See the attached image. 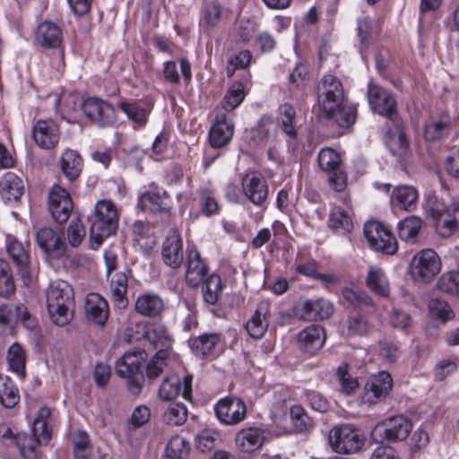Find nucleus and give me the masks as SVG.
<instances>
[{"instance_id":"bb28decb","label":"nucleus","mask_w":459,"mask_h":459,"mask_svg":"<svg viewBox=\"0 0 459 459\" xmlns=\"http://www.w3.org/2000/svg\"><path fill=\"white\" fill-rule=\"evenodd\" d=\"M135 311L145 317H158L164 311L163 299L154 293L140 295L135 301Z\"/></svg>"},{"instance_id":"774afa93","label":"nucleus","mask_w":459,"mask_h":459,"mask_svg":"<svg viewBox=\"0 0 459 459\" xmlns=\"http://www.w3.org/2000/svg\"><path fill=\"white\" fill-rule=\"evenodd\" d=\"M450 216L444 219L443 228L445 231L443 236H449L451 233L459 229V203L453 204L450 208Z\"/></svg>"},{"instance_id":"49530a36","label":"nucleus","mask_w":459,"mask_h":459,"mask_svg":"<svg viewBox=\"0 0 459 459\" xmlns=\"http://www.w3.org/2000/svg\"><path fill=\"white\" fill-rule=\"evenodd\" d=\"M422 221L419 217L410 216L398 223V234L402 240L414 242L420 233Z\"/></svg>"},{"instance_id":"c9c22d12","label":"nucleus","mask_w":459,"mask_h":459,"mask_svg":"<svg viewBox=\"0 0 459 459\" xmlns=\"http://www.w3.org/2000/svg\"><path fill=\"white\" fill-rule=\"evenodd\" d=\"M221 15L222 7L220 3L217 1L204 3L200 19V24L204 30L209 33L211 30L219 24Z\"/></svg>"},{"instance_id":"473e14b6","label":"nucleus","mask_w":459,"mask_h":459,"mask_svg":"<svg viewBox=\"0 0 459 459\" xmlns=\"http://www.w3.org/2000/svg\"><path fill=\"white\" fill-rule=\"evenodd\" d=\"M60 168L64 176L70 181L76 180L82 169V159L74 150H66L60 158Z\"/></svg>"},{"instance_id":"f03ea898","label":"nucleus","mask_w":459,"mask_h":459,"mask_svg":"<svg viewBox=\"0 0 459 459\" xmlns=\"http://www.w3.org/2000/svg\"><path fill=\"white\" fill-rule=\"evenodd\" d=\"M47 308L52 322L59 326L66 325L74 316V293L65 281L50 283L46 292Z\"/></svg>"},{"instance_id":"37998d69","label":"nucleus","mask_w":459,"mask_h":459,"mask_svg":"<svg viewBox=\"0 0 459 459\" xmlns=\"http://www.w3.org/2000/svg\"><path fill=\"white\" fill-rule=\"evenodd\" d=\"M118 107L126 115L127 118L135 124V127H143L146 125L149 111L139 103L120 101Z\"/></svg>"},{"instance_id":"58836bf2","label":"nucleus","mask_w":459,"mask_h":459,"mask_svg":"<svg viewBox=\"0 0 459 459\" xmlns=\"http://www.w3.org/2000/svg\"><path fill=\"white\" fill-rule=\"evenodd\" d=\"M250 75L245 78V83L242 82H234L226 95L224 96L222 106L227 111H231L240 105L246 96V87L249 81Z\"/></svg>"},{"instance_id":"393cba45","label":"nucleus","mask_w":459,"mask_h":459,"mask_svg":"<svg viewBox=\"0 0 459 459\" xmlns=\"http://www.w3.org/2000/svg\"><path fill=\"white\" fill-rule=\"evenodd\" d=\"M137 206L143 212L154 214H169L171 210L165 192L162 195L150 191L143 193L139 197Z\"/></svg>"},{"instance_id":"6ab92c4d","label":"nucleus","mask_w":459,"mask_h":459,"mask_svg":"<svg viewBox=\"0 0 459 459\" xmlns=\"http://www.w3.org/2000/svg\"><path fill=\"white\" fill-rule=\"evenodd\" d=\"M32 136L41 148H54L59 141L58 126L52 120H39L33 126Z\"/></svg>"},{"instance_id":"f257e3e1","label":"nucleus","mask_w":459,"mask_h":459,"mask_svg":"<svg viewBox=\"0 0 459 459\" xmlns=\"http://www.w3.org/2000/svg\"><path fill=\"white\" fill-rule=\"evenodd\" d=\"M318 117L327 123L347 128L356 119V109L345 102V94L341 81L332 74L325 75L318 86Z\"/></svg>"},{"instance_id":"a18cd8bd","label":"nucleus","mask_w":459,"mask_h":459,"mask_svg":"<svg viewBox=\"0 0 459 459\" xmlns=\"http://www.w3.org/2000/svg\"><path fill=\"white\" fill-rule=\"evenodd\" d=\"M171 356L165 355L163 352H156L148 362H145L144 380L153 381L157 379L168 366V361Z\"/></svg>"},{"instance_id":"20e7f679","label":"nucleus","mask_w":459,"mask_h":459,"mask_svg":"<svg viewBox=\"0 0 459 459\" xmlns=\"http://www.w3.org/2000/svg\"><path fill=\"white\" fill-rule=\"evenodd\" d=\"M147 357L144 350L135 349L125 352L115 364L116 374L126 380V388L134 396H138L143 387L144 376L142 368Z\"/></svg>"},{"instance_id":"cd10ccee","label":"nucleus","mask_w":459,"mask_h":459,"mask_svg":"<svg viewBox=\"0 0 459 459\" xmlns=\"http://www.w3.org/2000/svg\"><path fill=\"white\" fill-rule=\"evenodd\" d=\"M36 241L40 249L47 254L62 255L65 252V245L58 233L51 228L45 227L38 230Z\"/></svg>"},{"instance_id":"680f3d73","label":"nucleus","mask_w":459,"mask_h":459,"mask_svg":"<svg viewBox=\"0 0 459 459\" xmlns=\"http://www.w3.org/2000/svg\"><path fill=\"white\" fill-rule=\"evenodd\" d=\"M85 237V229L79 219H73L67 229V239L69 244L77 247Z\"/></svg>"},{"instance_id":"7c9ffc66","label":"nucleus","mask_w":459,"mask_h":459,"mask_svg":"<svg viewBox=\"0 0 459 459\" xmlns=\"http://www.w3.org/2000/svg\"><path fill=\"white\" fill-rule=\"evenodd\" d=\"M267 311L268 305L266 303L259 304L251 318L247 322L245 327L252 338L260 339L267 331L269 325L266 319Z\"/></svg>"},{"instance_id":"bf43d9fd","label":"nucleus","mask_w":459,"mask_h":459,"mask_svg":"<svg viewBox=\"0 0 459 459\" xmlns=\"http://www.w3.org/2000/svg\"><path fill=\"white\" fill-rule=\"evenodd\" d=\"M290 420L292 421L295 431L303 432L307 429L310 425L309 418L300 405H293L290 411Z\"/></svg>"},{"instance_id":"423d86ee","label":"nucleus","mask_w":459,"mask_h":459,"mask_svg":"<svg viewBox=\"0 0 459 459\" xmlns=\"http://www.w3.org/2000/svg\"><path fill=\"white\" fill-rule=\"evenodd\" d=\"M412 429L411 421L404 415L388 417L377 423L371 431V439L377 444L405 440Z\"/></svg>"},{"instance_id":"f8f14e48","label":"nucleus","mask_w":459,"mask_h":459,"mask_svg":"<svg viewBox=\"0 0 459 459\" xmlns=\"http://www.w3.org/2000/svg\"><path fill=\"white\" fill-rule=\"evenodd\" d=\"M218 420L228 426H235L247 417V405L238 397L230 396L221 399L214 406Z\"/></svg>"},{"instance_id":"aec40b11","label":"nucleus","mask_w":459,"mask_h":459,"mask_svg":"<svg viewBox=\"0 0 459 459\" xmlns=\"http://www.w3.org/2000/svg\"><path fill=\"white\" fill-rule=\"evenodd\" d=\"M333 312V305L325 299H307L298 309L299 316L307 321L326 319Z\"/></svg>"},{"instance_id":"9d476101","label":"nucleus","mask_w":459,"mask_h":459,"mask_svg":"<svg viewBox=\"0 0 459 459\" xmlns=\"http://www.w3.org/2000/svg\"><path fill=\"white\" fill-rule=\"evenodd\" d=\"M364 235L370 247L385 255H394L398 242L389 230L378 221H368L364 225Z\"/></svg>"},{"instance_id":"603ef678","label":"nucleus","mask_w":459,"mask_h":459,"mask_svg":"<svg viewBox=\"0 0 459 459\" xmlns=\"http://www.w3.org/2000/svg\"><path fill=\"white\" fill-rule=\"evenodd\" d=\"M450 122L448 119H431L425 126L424 136L427 141H437L448 134Z\"/></svg>"},{"instance_id":"0e129e2a","label":"nucleus","mask_w":459,"mask_h":459,"mask_svg":"<svg viewBox=\"0 0 459 459\" xmlns=\"http://www.w3.org/2000/svg\"><path fill=\"white\" fill-rule=\"evenodd\" d=\"M429 309L432 314L443 321H447L455 317V313L449 304L439 299H434L429 301Z\"/></svg>"},{"instance_id":"e2e57ef3","label":"nucleus","mask_w":459,"mask_h":459,"mask_svg":"<svg viewBox=\"0 0 459 459\" xmlns=\"http://www.w3.org/2000/svg\"><path fill=\"white\" fill-rule=\"evenodd\" d=\"M200 205L202 212L206 216L215 214L219 211L218 202L213 193L208 189L200 192Z\"/></svg>"},{"instance_id":"5701e85b","label":"nucleus","mask_w":459,"mask_h":459,"mask_svg":"<svg viewBox=\"0 0 459 459\" xmlns=\"http://www.w3.org/2000/svg\"><path fill=\"white\" fill-rule=\"evenodd\" d=\"M234 134V126L228 122L225 114L216 116L215 122L209 132V142L213 148H221L227 145Z\"/></svg>"},{"instance_id":"7ed1b4c3","label":"nucleus","mask_w":459,"mask_h":459,"mask_svg":"<svg viewBox=\"0 0 459 459\" xmlns=\"http://www.w3.org/2000/svg\"><path fill=\"white\" fill-rule=\"evenodd\" d=\"M50 414L49 408L42 407L33 421L32 435L18 433L13 437V441L24 459H41L39 445L47 444L50 440L51 433L48 429Z\"/></svg>"},{"instance_id":"72a5a7b5","label":"nucleus","mask_w":459,"mask_h":459,"mask_svg":"<svg viewBox=\"0 0 459 459\" xmlns=\"http://www.w3.org/2000/svg\"><path fill=\"white\" fill-rule=\"evenodd\" d=\"M15 321H22L27 327L34 326L27 307L23 305H5L0 308V323L9 325Z\"/></svg>"},{"instance_id":"2f4dec72","label":"nucleus","mask_w":459,"mask_h":459,"mask_svg":"<svg viewBox=\"0 0 459 459\" xmlns=\"http://www.w3.org/2000/svg\"><path fill=\"white\" fill-rule=\"evenodd\" d=\"M243 190L247 197L255 205L263 204L268 195L265 181L258 177H247L243 180Z\"/></svg>"},{"instance_id":"de8ad7c7","label":"nucleus","mask_w":459,"mask_h":459,"mask_svg":"<svg viewBox=\"0 0 459 459\" xmlns=\"http://www.w3.org/2000/svg\"><path fill=\"white\" fill-rule=\"evenodd\" d=\"M296 112L290 104H283L279 108V126L282 132L291 139L297 137V131L293 125Z\"/></svg>"},{"instance_id":"39448f33","label":"nucleus","mask_w":459,"mask_h":459,"mask_svg":"<svg viewBox=\"0 0 459 459\" xmlns=\"http://www.w3.org/2000/svg\"><path fill=\"white\" fill-rule=\"evenodd\" d=\"M118 212L116 205L108 200L98 201L94 217L90 227V238L93 248L100 246L103 240L117 232Z\"/></svg>"},{"instance_id":"ea45409f","label":"nucleus","mask_w":459,"mask_h":459,"mask_svg":"<svg viewBox=\"0 0 459 459\" xmlns=\"http://www.w3.org/2000/svg\"><path fill=\"white\" fill-rule=\"evenodd\" d=\"M277 125L269 117L261 118L258 126L253 131V139L260 144H269L276 142Z\"/></svg>"},{"instance_id":"4d7b16f0","label":"nucleus","mask_w":459,"mask_h":459,"mask_svg":"<svg viewBox=\"0 0 459 459\" xmlns=\"http://www.w3.org/2000/svg\"><path fill=\"white\" fill-rule=\"evenodd\" d=\"M337 377L341 385V391L347 395L354 393L359 387L357 378L349 373L347 365H342L338 368Z\"/></svg>"},{"instance_id":"b1692460","label":"nucleus","mask_w":459,"mask_h":459,"mask_svg":"<svg viewBox=\"0 0 459 459\" xmlns=\"http://www.w3.org/2000/svg\"><path fill=\"white\" fill-rule=\"evenodd\" d=\"M24 192L22 179L13 172H6L0 179V196L4 203H17Z\"/></svg>"},{"instance_id":"a211bd4d","label":"nucleus","mask_w":459,"mask_h":459,"mask_svg":"<svg viewBox=\"0 0 459 459\" xmlns=\"http://www.w3.org/2000/svg\"><path fill=\"white\" fill-rule=\"evenodd\" d=\"M192 376H186L183 381L177 377H165L159 389V396L164 401H170L181 394L187 399L191 394Z\"/></svg>"},{"instance_id":"864d4df0","label":"nucleus","mask_w":459,"mask_h":459,"mask_svg":"<svg viewBox=\"0 0 459 459\" xmlns=\"http://www.w3.org/2000/svg\"><path fill=\"white\" fill-rule=\"evenodd\" d=\"M340 163L341 158L333 149L325 148L320 151L318 154V164L324 171L336 175V170H339Z\"/></svg>"},{"instance_id":"1a4fd4ad","label":"nucleus","mask_w":459,"mask_h":459,"mask_svg":"<svg viewBox=\"0 0 459 459\" xmlns=\"http://www.w3.org/2000/svg\"><path fill=\"white\" fill-rule=\"evenodd\" d=\"M441 259L431 248L420 250L414 255L411 263L413 279L420 282H429L441 271Z\"/></svg>"},{"instance_id":"412c9836","label":"nucleus","mask_w":459,"mask_h":459,"mask_svg":"<svg viewBox=\"0 0 459 459\" xmlns=\"http://www.w3.org/2000/svg\"><path fill=\"white\" fill-rule=\"evenodd\" d=\"M108 305L100 294L89 293L85 299V315L88 320L104 325L108 318Z\"/></svg>"},{"instance_id":"0eeeda50","label":"nucleus","mask_w":459,"mask_h":459,"mask_svg":"<svg viewBox=\"0 0 459 459\" xmlns=\"http://www.w3.org/2000/svg\"><path fill=\"white\" fill-rule=\"evenodd\" d=\"M393 388V378L386 371L372 375L367 380L360 394V404L371 407L384 403Z\"/></svg>"},{"instance_id":"a19ab883","label":"nucleus","mask_w":459,"mask_h":459,"mask_svg":"<svg viewBox=\"0 0 459 459\" xmlns=\"http://www.w3.org/2000/svg\"><path fill=\"white\" fill-rule=\"evenodd\" d=\"M7 252L20 269L23 278L29 277V255L22 243L17 240H11L7 244Z\"/></svg>"},{"instance_id":"f704fd0d","label":"nucleus","mask_w":459,"mask_h":459,"mask_svg":"<svg viewBox=\"0 0 459 459\" xmlns=\"http://www.w3.org/2000/svg\"><path fill=\"white\" fill-rule=\"evenodd\" d=\"M221 341V334L216 333H204L188 341L189 346L196 356L209 355Z\"/></svg>"},{"instance_id":"e433bc0d","label":"nucleus","mask_w":459,"mask_h":459,"mask_svg":"<svg viewBox=\"0 0 459 459\" xmlns=\"http://www.w3.org/2000/svg\"><path fill=\"white\" fill-rule=\"evenodd\" d=\"M368 289L381 297L389 295V283L385 273L379 267L369 266L367 277Z\"/></svg>"},{"instance_id":"79ce46f5","label":"nucleus","mask_w":459,"mask_h":459,"mask_svg":"<svg viewBox=\"0 0 459 459\" xmlns=\"http://www.w3.org/2000/svg\"><path fill=\"white\" fill-rule=\"evenodd\" d=\"M110 291L113 302L118 308H126L127 306V277L124 273H117L110 281Z\"/></svg>"},{"instance_id":"c85d7f7f","label":"nucleus","mask_w":459,"mask_h":459,"mask_svg":"<svg viewBox=\"0 0 459 459\" xmlns=\"http://www.w3.org/2000/svg\"><path fill=\"white\" fill-rule=\"evenodd\" d=\"M298 341L302 349L313 353L320 350L325 343L324 329L319 325H311L299 333Z\"/></svg>"},{"instance_id":"ddd939ff","label":"nucleus","mask_w":459,"mask_h":459,"mask_svg":"<svg viewBox=\"0 0 459 459\" xmlns=\"http://www.w3.org/2000/svg\"><path fill=\"white\" fill-rule=\"evenodd\" d=\"M48 210L55 221L65 223L73 210V202L68 191L59 185H54L48 194Z\"/></svg>"},{"instance_id":"f3484780","label":"nucleus","mask_w":459,"mask_h":459,"mask_svg":"<svg viewBox=\"0 0 459 459\" xmlns=\"http://www.w3.org/2000/svg\"><path fill=\"white\" fill-rule=\"evenodd\" d=\"M161 255L163 262L173 269L179 268L184 260L183 244L180 234L171 230L163 242Z\"/></svg>"},{"instance_id":"a878e982","label":"nucleus","mask_w":459,"mask_h":459,"mask_svg":"<svg viewBox=\"0 0 459 459\" xmlns=\"http://www.w3.org/2000/svg\"><path fill=\"white\" fill-rule=\"evenodd\" d=\"M208 273V267L201 258L197 250H190L187 256V269L186 280L192 288H196Z\"/></svg>"},{"instance_id":"13d9d810","label":"nucleus","mask_w":459,"mask_h":459,"mask_svg":"<svg viewBox=\"0 0 459 459\" xmlns=\"http://www.w3.org/2000/svg\"><path fill=\"white\" fill-rule=\"evenodd\" d=\"M252 60V54L249 50L240 51L238 54L232 56L227 64L226 74L228 77H232L237 69L247 68Z\"/></svg>"},{"instance_id":"3c124183","label":"nucleus","mask_w":459,"mask_h":459,"mask_svg":"<svg viewBox=\"0 0 459 459\" xmlns=\"http://www.w3.org/2000/svg\"><path fill=\"white\" fill-rule=\"evenodd\" d=\"M190 446L186 440L178 435L172 437L166 448L169 459H186L189 454Z\"/></svg>"},{"instance_id":"dca6fc26","label":"nucleus","mask_w":459,"mask_h":459,"mask_svg":"<svg viewBox=\"0 0 459 459\" xmlns=\"http://www.w3.org/2000/svg\"><path fill=\"white\" fill-rule=\"evenodd\" d=\"M143 337L155 349L156 352L172 355L173 337L161 324L152 323L145 327Z\"/></svg>"},{"instance_id":"c03bdc74","label":"nucleus","mask_w":459,"mask_h":459,"mask_svg":"<svg viewBox=\"0 0 459 459\" xmlns=\"http://www.w3.org/2000/svg\"><path fill=\"white\" fill-rule=\"evenodd\" d=\"M18 389L7 376L0 375V403L5 408H13L19 402Z\"/></svg>"},{"instance_id":"4be33fe9","label":"nucleus","mask_w":459,"mask_h":459,"mask_svg":"<svg viewBox=\"0 0 459 459\" xmlns=\"http://www.w3.org/2000/svg\"><path fill=\"white\" fill-rule=\"evenodd\" d=\"M264 440V431L259 428L249 427L239 430L235 437L238 449L249 454L260 449Z\"/></svg>"},{"instance_id":"4c0bfd02","label":"nucleus","mask_w":459,"mask_h":459,"mask_svg":"<svg viewBox=\"0 0 459 459\" xmlns=\"http://www.w3.org/2000/svg\"><path fill=\"white\" fill-rule=\"evenodd\" d=\"M393 197L397 203V205L404 211L411 212L417 207L419 195L418 191L413 186H397L393 192Z\"/></svg>"},{"instance_id":"6e6d98bb","label":"nucleus","mask_w":459,"mask_h":459,"mask_svg":"<svg viewBox=\"0 0 459 459\" xmlns=\"http://www.w3.org/2000/svg\"><path fill=\"white\" fill-rule=\"evenodd\" d=\"M15 286L8 263L0 259V295L8 297L14 292Z\"/></svg>"},{"instance_id":"09e8293b","label":"nucleus","mask_w":459,"mask_h":459,"mask_svg":"<svg viewBox=\"0 0 459 459\" xmlns=\"http://www.w3.org/2000/svg\"><path fill=\"white\" fill-rule=\"evenodd\" d=\"M450 206L437 195H429L425 203L426 212L443 225L444 219L450 216Z\"/></svg>"},{"instance_id":"338daca9","label":"nucleus","mask_w":459,"mask_h":459,"mask_svg":"<svg viewBox=\"0 0 459 459\" xmlns=\"http://www.w3.org/2000/svg\"><path fill=\"white\" fill-rule=\"evenodd\" d=\"M390 324L394 328L407 331L412 325V319L405 311L394 309L390 316Z\"/></svg>"},{"instance_id":"052dcab7","label":"nucleus","mask_w":459,"mask_h":459,"mask_svg":"<svg viewBox=\"0 0 459 459\" xmlns=\"http://www.w3.org/2000/svg\"><path fill=\"white\" fill-rule=\"evenodd\" d=\"M386 144L394 155L402 156L408 149L405 134L400 130L387 138Z\"/></svg>"},{"instance_id":"9b49d317","label":"nucleus","mask_w":459,"mask_h":459,"mask_svg":"<svg viewBox=\"0 0 459 459\" xmlns=\"http://www.w3.org/2000/svg\"><path fill=\"white\" fill-rule=\"evenodd\" d=\"M85 117L100 127H108L117 121L113 106L99 98H88L82 104Z\"/></svg>"},{"instance_id":"5fc2aeb1","label":"nucleus","mask_w":459,"mask_h":459,"mask_svg":"<svg viewBox=\"0 0 459 459\" xmlns=\"http://www.w3.org/2000/svg\"><path fill=\"white\" fill-rule=\"evenodd\" d=\"M221 290L222 283L221 277L216 274H212L204 282V299L205 302L214 305L221 296Z\"/></svg>"},{"instance_id":"2eb2a0df","label":"nucleus","mask_w":459,"mask_h":459,"mask_svg":"<svg viewBox=\"0 0 459 459\" xmlns=\"http://www.w3.org/2000/svg\"><path fill=\"white\" fill-rule=\"evenodd\" d=\"M343 206L334 204L329 215L328 225L336 233L346 234L353 228L352 209L349 196H344Z\"/></svg>"},{"instance_id":"4468645a","label":"nucleus","mask_w":459,"mask_h":459,"mask_svg":"<svg viewBox=\"0 0 459 459\" xmlns=\"http://www.w3.org/2000/svg\"><path fill=\"white\" fill-rule=\"evenodd\" d=\"M368 100L374 112L390 118L395 114L396 102L393 95L373 82L368 86Z\"/></svg>"},{"instance_id":"69168bd1","label":"nucleus","mask_w":459,"mask_h":459,"mask_svg":"<svg viewBox=\"0 0 459 459\" xmlns=\"http://www.w3.org/2000/svg\"><path fill=\"white\" fill-rule=\"evenodd\" d=\"M218 433L212 429H204L196 436V447L202 452L214 447Z\"/></svg>"},{"instance_id":"8fccbe9b","label":"nucleus","mask_w":459,"mask_h":459,"mask_svg":"<svg viewBox=\"0 0 459 459\" xmlns=\"http://www.w3.org/2000/svg\"><path fill=\"white\" fill-rule=\"evenodd\" d=\"M7 361L12 371L19 377H25V352L17 343H13L8 350Z\"/></svg>"},{"instance_id":"6e6552de","label":"nucleus","mask_w":459,"mask_h":459,"mask_svg":"<svg viewBox=\"0 0 459 459\" xmlns=\"http://www.w3.org/2000/svg\"><path fill=\"white\" fill-rule=\"evenodd\" d=\"M328 440L335 452L343 454L356 453L364 445L359 429L349 424L333 427L329 432Z\"/></svg>"},{"instance_id":"c756f323","label":"nucleus","mask_w":459,"mask_h":459,"mask_svg":"<svg viewBox=\"0 0 459 459\" xmlns=\"http://www.w3.org/2000/svg\"><path fill=\"white\" fill-rule=\"evenodd\" d=\"M36 39L41 47L56 48L61 45L62 32L56 24L44 22L38 26Z\"/></svg>"}]
</instances>
